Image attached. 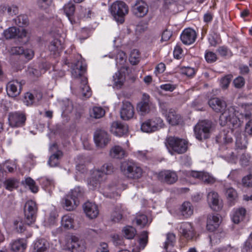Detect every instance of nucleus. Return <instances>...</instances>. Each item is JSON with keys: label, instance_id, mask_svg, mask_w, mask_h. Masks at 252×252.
I'll return each mask as SVG.
<instances>
[{"label": "nucleus", "instance_id": "3c124183", "mask_svg": "<svg viewBox=\"0 0 252 252\" xmlns=\"http://www.w3.org/2000/svg\"><path fill=\"white\" fill-rule=\"evenodd\" d=\"M15 24L19 27L26 26L29 23L28 18L27 15H20L17 16L15 19Z\"/></svg>", "mask_w": 252, "mask_h": 252}, {"label": "nucleus", "instance_id": "bf43d9fd", "mask_svg": "<svg viewBox=\"0 0 252 252\" xmlns=\"http://www.w3.org/2000/svg\"><path fill=\"white\" fill-rule=\"evenodd\" d=\"M213 252H238V249L230 246H227L226 247L218 248L215 249Z\"/></svg>", "mask_w": 252, "mask_h": 252}, {"label": "nucleus", "instance_id": "6e6d98bb", "mask_svg": "<svg viewBox=\"0 0 252 252\" xmlns=\"http://www.w3.org/2000/svg\"><path fill=\"white\" fill-rule=\"evenodd\" d=\"M200 180L207 184H212L216 182V179L213 176L204 172H203V175H202Z\"/></svg>", "mask_w": 252, "mask_h": 252}, {"label": "nucleus", "instance_id": "c03bdc74", "mask_svg": "<svg viewBox=\"0 0 252 252\" xmlns=\"http://www.w3.org/2000/svg\"><path fill=\"white\" fill-rule=\"evenodd\" d=\"M6 189L12 191L18 187V182L14 178H9L6 180L3 183Z\"/></svg>", "mask_w": 252, "mask_h": 252}, {"label": "nucleus", "instance_id": "72a5a7b5", "mask_svg": "<svg viewBox=\"0 0 252 252\" xmlns=\"http://www.w3.org/2000/svg\"><path fill=\"white\" fill-rule=\"evenodd\" d=\"M181 214L185 218H188L193 214V206L189 202H184L180 208Z\"/></svg>", "mask_w": 252, "mask_h": 252}, {"label": "nucleus", "instance_id": "49530a36", "mask_svg": "<svg viewBox=\"0 0 252 252\" xmlns=\"http://www.w3.org/2000/svg\"><path fill=\"white\" fill-rule=\"evenodd\" d=\"M22 183L28 186L32 192L36 193L38 191V187L35 185V181L31 177L26 178L24 181H22Z\"/></svg>", "mask_w": 252, "mask_h": 252}, {"label": "nucleus", "instance_id": "a211bd4d", "mask_svg": "<svg viewBox=\"0 0 252 252\" xmlns=\"http://www.w3.org/2000/svg\"><path fill=\"white\" fill-rule=\"evenodd\" d=\"M134 114V107L128 101L123 102L120 111L121 118L124 120H128L133 118Z\"/></svg>", "mask_w": 252, "mask_h": 252}, {"label": "nucleus", "instance_id": "864d4df0", "mask_svg": "<svg viewBox=\"0 0 252 252\" xmlns=\"http://www.w3.org/2000/svg\"><path fill=\"white\" fill-rule=\"evenodd\" d=\"M135 221L137 225L142 228L147 223L148 219L146 215L139 214L136 216Z\"/></svg>", "mask_w": 252, "mask_h": 252}, {"label": "nucleus", "instance_id": "f704fd0d", "mask_svg": "<svg viewBox=\"0 0 252 252\" xmlns=\"http://www.w3.org/2000/svg\"><path fill=\"white\" fill-rule=\"evenodd\" d=\"M114 87L120 89L123 85L125 81V75L123 73L118 71L113 76Z\"/></svg>", "mask_w": 252, "mask_h": 252}, {"label": "nucleus", "instance_id": "c756f323", "mask_svg": "<svg viewBox=\"0 0 252 252\" xmlns=\"http://www.w3.org/2000/svg\"><path fill=\"white\" fill-rule=\"evenodd\" d=\"M49 248L48 242L45 239H41L34 243L32 252H47Z\"/></svg>", "mask_w": 252, "mask_h": 252}, {"label": "nucleus", "instance_id": "79ce46f5", "mask_svg": "<svg viewBox=\"0 0 252 252\" xmlns=\"http://www.w3.org/2000/svg\"><path fill=\"white\" fill-rule=\"evenodd\" d=\"M122 231L125 238L127 239H133L136 233V229L130 226H126L124 227Z\"/></svg>", "mask_w": 252, "mask_h": 252}, {"label": "nucleus", "instance_id": "338daca9", "mask_svg": "<svg viewBox=\"0 0 252 252\" xmlns=\"http://www.w3.org/2000/svg\"><path fill=\"white\" fill-rule=\"evenodd\" d=\"M240 176V170L239 169L232 170L228 175V178L234 181L238 180Z\"/></svg>", "mask_w": 252, "mask_h": 252}, {"label": "nucleus", "instance_id": "e2e57ef3", "mask_svg": "<svg viewBox=\"0 0 252 252\" xmlns=\"http://www.w3.org/2000/svg\"><path fill=\"white\" fill-rule=\"evenodd\" d=\"M205 58L206 61L209 63H213L215 62L217 59L216 54L211 51L206 52L205 55Z\"/></svg>", "mask_w": 252, "mask_h": 252}, {"label": "nucleus", "instance_id": "5fc2aeb1", "mask_svg": "<svg viewBox=\"0 0 252 252\" xmlns=\"http://www.w3.org/2000/svg\"><path fill=\"white\" fill-rule=\"evenodd\" d=\"M217 51L222 57H230L232 55L231 51L227 47L224 46L219 47Z\"/></svg>", "mask_w": 252, "mask_h": 252}, {"label": "nucleus", "instance_id": "6ab92c4d", "mask_svg": "<svg viewBox=\"0 0 252 252\" xmlns=\"http://www.w3.org/2000/svg\"><path fill=\"white\" fill-rule=\"evenodd\" d=\"M22 85L16 80L10 81L6 85V91L9 96L15 97L18 95L22 90Z\"/></svg>", "mask_w": 252, "mask_h": 252}, {"label": "nucleus", "instance_id": "603ef678", "mask_svg": "<svg viewBox=\"0 0 252 252\" xmlns=\"http://www.w3.org/2000/svg\"><path fill=\"white\" fill-rule=\"evenodd\" d=\"M117 189L116 185H109L104 192V195L107 197H115V196H118V192H114V191Z\"/></svg>", "mask_w": 252, "mask_h": 252}, {"label": "nucleus", "instance_id": "37998d69", "mask_svg": "<svg viewBox=\"0 0 252 252\" xmlns=\"http://www.w3.org/2000/svg\"><path fill=\"white\" fill-rule=\"evenodd\" d=\"M105 110L101 107H94L90 111V116L95 119H99L105 115Z\"/></svg>", "mask_w": 252, "mask_h": 252}, {"label": "nucleus", "instance_id": "09e8293b", "mask_svg": "<svg viewBox=\"0 0 252 252\" xmlns=\"http://www.w3.org/2000/svg\"><path fill=\"white\" fill-rule=\"evenodd\" d=\"M75 9L74 5L71 2L66 4L63 7L64 12L71 22V16L73 15Z\"/></svg>", "mask_w": 252, "mask_h": 252}, {"label": "nucleus", "instance_id": "f8f14e48", "mask_svg": "<svg viewBox=\"0 0 252 252\" xmlns=\"http://www.w3.org/2000/svg\"><path fill=\"white\" fill-rule=\"evenodd\" d=\"M51 154L48 164L50 167H56L59 164V160L63 156V153L59 150L56 144H53L49 148Z\"/></svg>", "mask_w": 252, "mask_h": 252}, {"label": "nucleus", "instance_id": "1a4fd4ad", "mask_svg": "<svg viewBox=\"0 0 252 252\" xmlns=\"http://www.w3.org/2000/svg\"><path fill=\"white\" fill-rule=\"evenodd\" d=\"M177 229L180 237L188 241L193 240L195 236V229L190 222H184L179 224Z\"/></svg>", "mask_w": 252, "mask_h": 252}, {"label": "nucleus", "instance_id": "423d86ee", "mask_svg": "<svg viewBox=\"0 0 252 252\" xmlns=\"http://www.w3.org/2000/svg\"><path fill=\"white\" fill-rule=\"evenodd\" d=\"M109 9L111 14L116 20L121 23L124 21V17L128 12V6L123 1H117L114 2Z\"/></svg>", "mask_w": 252, "mask_h": 252}, {"label": "nucleus", "instance_id": "0e129e2a", "mask_svg": "<svg viewBox=\"0 0 252 252\" xmlns=\"http://www.w3.org/2000/svg\"><path fill=\"white\" fill-rule=\"evenodd\" d=\"M242 184L244 187H252V174L248 175L242 178Z\"/></svg>", "mask_w": 252, "mask_h": 252}, {"label": "nucleus", "instance_id": "2f4dec72", "mask_svg": "<svg viewBox=\"0 0 252 252\" xmlns=\"http://www.w3.org/2000/svg\"><path fill=\"white\" fill-rule=\"evenodd\" d=\"M176 242V235L173 233H168L166 234V240L164 242V248L166 252L171 251Z\"/></svg>", "mask_w": 252, "mask_h": 252}, {"label": "nucleus", "instance_id": "ddd939ff", "mask_svg": "<svg viewBox=\"0 0 252 252\" xmlns=\"http://www.w3.org/2000/svg\"><path fill=\"white\" fill-rule=\"evenodd\" d=\"M94 139L96 146L99 148L104 147L110 141L108 134L105 131L101 129L95 131Z\"/></svg>", "mask_w": 252, "mask_h": 252}, {"label": "nucleus", "instance_id": "c9c22d12", "mask_svg": "<svg viewBox=\"0 0 252 252\" xmlns=\"http://www.w3.org/2000/svg\"><path fill=\"white\" fill-rule=\"evenodd\" d=\"M87 83V78L86 77H82L81 82V93L83 96L89 98L92 95V91Z\"/></svg>", "mask_w": 252, "mask_h": 252}, {"label": "nucleus", "instance_id": "4be33fe9", "mask_svg": "<svg viewBox=\"0 0 252 252\" xmlns=\"http://www.w3.org/2000/svg\"><path fill=\"white\" fill-rule=\"evenodd\" d=\"M128 130L127 126L124 125L121 123L114 122L112 123L110 131L117 136H122L126 133Z\"/></svg>", "mask_w": 252, "mask_h": 252}, {"label": "nucleus", "instance_id": "f257e3e1", "mask_svg": "<svg viewBox=\"0 0 252 252\" xmlns=\"http://www.w3.org/2000/svg\"><path fill=\"white\" fill-rule=\"evenodd\" d=\"M208 104L215 112L221 113L220 117L221 126H225L229 123L233 126L237 124L238 119L234 113V109L229 108L226 110V103L225 101L218 97H214L209 100Z\"/></svg>", "mask_w": 252, "mask_h": 252}, {"label": "nucleus", "instance_id": "a19ab883", "mask_svg": "<svg viewBox=\"0 0 252 252\" xmlns=\"http://www.w3.org/2000/svg\"><path fill=\"white\" fill-rule=\"evenodd\" d=\"M74 220L70 215H64L62 217L61 223L63 227L69 229L73 227Z\"/></svg>", "mask_w": 252, "mask_h": 252}, {"label": "nucleus", "instance_id": "4c0bfd02", "mask_svg": "<svg viewBox=\"0 0 252 252\" xmlns=\"http://www.w3.org/2000/svg\"><path fill=\"white\" fill-rule=\"evenodd\" d=\"M68 194L75 199L76 201H79V199L83 196L84 189L80 187H76L71 190Z\"/></svg>", "mask_w": 252, "mask_h": 252}, {"label": "nucleus", "instance_id": "5701e85b", "mask_svg": "<svg viewBox=\"0 0 252 252\" xmlns=\"http://www.w3.org/2000/svg\"><path fill=\"white\" fill-rule=\"evenodd\" d=\"M71 247L74 252H84L86 249L85 241L79 239L75 236H72L71 237Z\"/></svg>", "mask_w": 252, "mask_h": 252}, {"label": "nucleus", "instance_id": "39448f33", "mask_svg": "<svg viewBox=\"0 0 252 252\" xmlns=\"http://www.w3.org/2000/svg\"><path fill=\"white\" fill-rule=\"evenodd\" d=\"M212 122L209 120L199 122L194 127L195 136L198 140H202L210 137L212 128Z\"/></svg>", "mask_w": 252, "mask_h": 252}, {"label": "nucleus", "instance_id": "69168bd1", "mask_svg": "<svg viewBox=\"0 0 252 252\" xmlns=\"http://www.w3.org/2000/svg\"><path fill=\"white\" fill-rule=\"evenodd\" d=\"M34 99V96L32 94L27 93L25 94L24 102L27 106L31 105L33 104Z\"/></svg>", "mask_w": 252, "mask_h": 252}, {"label": "nucleus", "instance_id": "13d9d810", "mask_svg": "<svg viewBox=\"0 0 252 252\" xmlns=\"http://www.w3.org/2000/svg\"><path fill=\"white\" fill-rule=\"evenodd\" d=\"M2 9L4 12L7 11V13L10 15H16L18 11V7L14 5L4 6Z\"/></svg>", "mask_w": 252, "mask_h": 252}, {"label": "nucleus", "instance_id": "8fccbe9b", "mask_svg": "<svg viewBox=\"0 0 252 252\" xmlns=\"http://www.w3.org/2000/svg\"><path fill=\"white\" fill-rule=\"evenodd\" d=\"M140 60L139 52L137 49L132 50L130 53L129 61L130 63L133 64H136Z\"/></svg>", "mask_w": 252, "mask_h": 252}, {"label": "nucleus", "instance_id": "2eb2a0df", "mask_svg": "<svg viewBox=\"0 0 252 252\" xmlns=\"http://www.w3.org/2000/svg\"><path fill=\"white\" fill-rule=\"evenodd\" d=\"M131 12L137 17H143L147 14L148 6L143 0H137L131 6Z\"/></svg>", "mask_w": 252, "mask_h": 252}, {"label": "nucleus", "instance_id": "20e7f679", "mask_svg": "<svg viewBox=\"0 0 252 252\" xmlns=\"http://www.w3.org/2000/svg\"><path fill=\"white\" fill-rule=\"evenodd\" d=\"M120 170L126 177L138 179L142 177L143 170L139 164L132 160H127L121 163Z\"/></svg>", "mask_w": 252, "mask_h": 252}, {"label": "nucleus", "instance_id": "393cba45", "mask_svg": "<svg viewBox=\"0 0 252 252\" xmlns=\"http://www.w3.org/2000/svg\"><path fill=\"white\" fill-rule=\"evenodd\" d=\"M220 223L219 216L216 215H209L207 217L206 229L211 232L216 230Z\"/></svg>", "mask_w": 252, "mask_h": 252}, {"label": "nucleus", "instance_id": "412c9836", "mask_svg": "<svg viewBox=\"0 0 252 252\" xmlns=\"http://www.w3.org/2000/svg\"><path fill=\"white\" fill-rule=\"evenodd\" d=\"M79 204V201H76L68 194L62 199V205L63 209L68 211L75 210Z\"/></svg>", "mask_w": 252, "mask_h": 252}, {"label": "nucleus", "instance_id": "ea45409f", "mask_svg": "<svg viewBox=\"0 0 252 252\" xmlns=\"http://www.w3.org/2000/svg\"><path fill=\"white\" fill-rule=\"evenodd\" d=\"M39 182L41 184L42 188L49 192L54 187L53 181L47 178L42 177L39 179Z\"/></svg>", "mask_w": 252, "mask_h": 252}, {"label": "nucleus", "instance_id": "7c9ffc66", "mask_svg": "<svg viewBox=\"0 0 252 252\" xmlns=\"http://www.w3.org/2000/svg\"><path fill=\"white\" fill-rule=\"evenodd\" d=\"M148 242V234L147 231H143L141 233L139 240V246L137 248H134L132 250L133 252H140L141 250H143L146 246Z\"/></svg>", "mask_w": 252, "mask_h": 252}, {"label": "nucleus", "instance_id": "f3484780", "mask_svg": "<svg viewBox=\"0 0 252 252\" xmlns=\"http://www.w3.org/2000/svg\"><path fill=\"white\" fill-rule=\"evenodd\" d=\"M87 65L84 61L82 59L78 60L75 63H74L72 67V75L75 78L80 77L81 79L83 76V73L86 71ZM81 82V80L80 81Z\"/></svg>", "mask_w": 252, "mask_h": 252}, {"label": "nucleus", "instance_id": "774afa93", "mask_svg": "<svg viewBox=\"0 0 252 252\" xmlns=\"http://www.w3.org/2000/svg\"><path fill=\"white\" fill-rule=\"evenodd\" d=\"M208 41L210 44L212 46H216L218 43V35L215 32L210 34L208 37Z\"/></svg>", "mask_w": 252, "mask_h": 252}, {"label": "nucleus", "instance_id": "dca6fc26", "mask_svg": "<svg viewBox=\"0 0 252 252\" xmlns=\"http://www.w3.org/2000/svg\"><path fill=\"white\" fill-rule=\"evenodd\" d=\"M196 37L195 31L190 28L185 29L180 35L181 41L185 45H190L193 43Z\"/></svg>", "mask_w": 252, "mask_h": 252}, {"label": "nucleus", "instance_id": "4468645a", "mask_svg": "<svg viewBox=\"0 0 252 252\" xmlns=\"http://www.w3.org/2000/svg\"><path fill=\"white\" fill-rule=\"evenodd\" d=\"M158 179L162 182L167 184H173L178 180L176 173L171 170H163L158 175Z\"/></svg>", "mask_w": 252, "mask_h": 252}, {"label": "nucleus", "instance_id": "f03ea898", "mask_svg": "<svg viewBox=\"0 0 252 252\" xmlns=\"http://www.w3.org/2000/svg\"><path fill=\"white\" fill-rule=\"evenodd\" d=\"M115 170L113 164L108 162L104 164L99 169L94 170L89 180V188L92 190L100 188L101 185L107 180V175L113 173Z\"/></svg>", "mask_w": 252, "mask_h": 252}, {"label": "nucleus", "instance_id": "bb28decb", "mask_svg": "<svg viewBox=\"0 0 252 252\" xmlns=\"http://www.w3.org/2000/svg\"><path fill=\"white\" fill-rule=\"evenodd\" d=\"M27 247L26 240L19 239L10 243V249L13 252H23Z\"/></svg>", "mask_w": 252, "mask_h": 252}, {"label": "nucleus", "instance_id": "aec40b11", "mask_svg": "<svg viewBox=\"0 0 252 252\" xmlns=\"http://www.w3.org/2000/svg\"><path fill=\"white\" fill-rule=\"evenodd\" d=\"M83 210L86 216L90 219L95 218L98 215V207L94 203L87 202L83 205Z\"/></svg>", "mask_w": 252, "mask_h": 252}, {"label": "nucleus", "instance_id": "680f3d73", "mask_svg": "<svg viewBox=\"0 0 252 252\" xmlns=\"http://www.w3.org/2000/svg\"><path fill=\"white\" fill-rule=\"evenodd\" d=\"M14 226L18 232L22 233L25 230V225L21 220H16L14 222Z\"/></svg>", "mask_w": 252, "mask_h": 252}, {"label": "nucleus", "instance_id": "b1692460", "mask_svg": "<svg viewBox=\"0 0 252 252\" xmlns=\"http://www.w3.org/2000/svg\"><path fill=\"white\" fill-rule=\"evenodd\" d=\"M149 98L150 96L148 94H144L142 95L141 101L137 104V110L141 113L142 115H144L150 112V103Z\"/></svg>", "mask_w": 252, "mask_h": 252}, {"label": "nucleus", "instance_id": "a18cd8bd", "mask_svg": "<svg viewBox=\"0 0 252 252\" xmlns=\"http://www.w3.org/2000/svg\"><path fill=\"white\" fill-rule=\"evenodd\" d=\"M150 121H151V126L153 128L154 132L162 128L164 126L163 120L159 117L154 118L150 120Z\"/></svg>", "mask_w": 252, "mask_h": 252}, {"label": "nucleus", "instance_id": "0eeeda50", "mask_svg": "<svg viewBox=\"0 0 252 252\" xmlns=\"http://www.w3.org/2000/svg\"><path fill=\"white\" fill-rule=\"evenodd\" d=\"M38 208L36 203L32 200H28L24 206V215L25 221L28 225H30L35 221Z\"/></svg>", "mask_w": 252, "mask_h": 252}, {"label": "nucleus", "instance_id": "7ed1b4c3", "mask_svg": "<svg viewBox=\"0 0 252 252\" xmlns=\"http://www.w3.org/2000/svg\"><path fill=\"white\" fill-rule=\"evenodd\" d=\"M165 144L171 155L175 153L182 154L186 153L188 149V141L182 138L175 136H169L165 139Z\"/></svg>", "mask_w": 252, "mask_h": 252}, {"label": "nucleus", "instance_id": "de8ad7c7", "mask_svg": "<svg viewBox=\"0 0 252 252\" xmlns=\"http://www.w3.org/2000/svg\"><path fill=\"white\" fill-rule=\"evenodd\" d=\"M3 34L6 39L14 38L17 35V29L16 27H12L4 31Z\"/></svg>", "mask_w": 252, "mask_h": 252}, {"label": "nucleus", "instance_id": "e433bc0d", "mask_svg": "<svg viewBox=\"0 0 252 252\" xmlns=\"http://www.w3.org/2000/svg\"><path fill=\"white\" fill-rule=\"evenodd\" d=\"M124 210L121 206H117L111 215V220L114 222H119L123 218Z\"/></svg>", "mask_w": 252, "mask_h": 252}, {"label": "nucleus", "instance_id": "052dcab7", "mask_svg": "<svg viewBox=\"0 0 252 252\" xmlns=\"http://www.w3.org/2000/svg\"><path fill=\"white\" fill-rule=\"evenodd\" d=\"M111 238L113 244L116 246H123L124 244L123 238L117 234L113 235Z\"/></svg>", "mask_w": 252, "mask_h": 252}, {"label": "nucleus", "instance_id": "c85d7f7f", "mask_svg": "<svg viewBox=\"0 0 252 252\" xmlns=\"http://www.w3.org/2000/svg\"><path fill=\"white\" fill-rule=\"evenodd\" d=\"M225 194L229 205L230 206L234 205L238 200L237 191L233 188L230 187L226 189Z\"/></svg>", "mask_w": 252, "mask_h": 252}, {"label": "nucleus", "instance_id": "9b49d317", "mask_svg": "<svg viewBox=\"0 0 252 252\" xmlns=\"http://www.w3.org/2000/svg\"><path fill=\"white\" fill-rule=\"evenodd\" d=\"M207 200L209 207L214 211H219L222 208V200L219 194L214 190L208 193Z\"/></svg>", "mask_w": 252, "mask_h": 252}, {"label": "nucleus", "instance_id": "58836bf2", "mask_svg": "<svg viewBox=\"0 0 252 252\" xmlns=\"http://www.w3.org/2000/svg\"><path fill=\"white\" fill-rule=\"evenodd\" d=\"M63 48L61 41L58 39H55L53 40L49 46V50L54 54L59 53L63 49Z\"/></svg>", "mask_w": 252, "mask_h": 252}, {"label": "nucleus", "instance_id": "473e14b6", "mask_svg": "<svg viewBox=\"0 0 252 252\" xmlns=\"http://www.w3.org/2000/svg\"><path fill=\"white\" fill-rule=\"evenodd\" d=\"M110 155L113 158L121 159L126 156V152L121 147L115 146L111 149Z\"/></svg>", "mask_w": 252, "mask_h": 252}, {"label": "nucleus", "instance_id": "cd10ccee", "mask_svg": "<svg viewBox=\"0 0 252 252\" xmlns=\"http://www.w3.org/2000/svg\"><path fill=\"white\" fill-rule=\"evenodd\" d=\"M232 141L231 132L223 130L216 136V141L220 144L231 143Z\"/></svg>", "mask_w": 252, "mask_h": 252}, {"label": "nucleus", "instance_id": "a878e982", "mask_svg": "<svg viewBox=\"0 0 252 252\" xmlns=\"http://www.w3.org/2000/svg\"><path fill=\"white\" fill-rule=\"evenodd\" d=\"M246 210L243 207L234 208L232 211L231 220L236 224L239 223L244 219Z\"/></svg>", "mask_w": 252, "mask_h": 252}, {"label": "nucleus", "instance_id": "6e6552de", "mask_svg": "<svg viewBox=\"0 0 252 252\" xmlns=\"http://www.w3.org/2000/svg\"><path fill=\"white\" fill-rule=\"evenodd\" d=\"M160 108L162 115L165 116L167 121L171 125H177L182 122L181 116L177 114L174 110L169 108L166 103L160 104Z\"/></svg>", "mask_w": 252, "mask_h": 252}, {"label": "nucleus", "instance_id": "9d476101", "mask_svg": "<svg viewBox=\"0 0 252 252\" xmlns=\"http://www.w3.org/2000/svg\"><path fill=\"white\" fill-rule=\"evenodd\" d=\"M8 121L9 125L12 127H22L25 125L26 116L22 112H11L8 114Z\"/></svg>", "mask_w": 252, "mask_h": 252}, {"label": "nucleus", "instance_id": "4d7b16f0", "mask_svg": "<svg viewBox=\"0 0 252 252\" xmlns=\"http://www.w3.org/2000/svg\"><path fill=\"white\" fill-rule=\"evenodd\" d=\"M150 120L143 123L141 126V129L143 132L150 133L154 132Z\"/></svg>", "mask_w": 252, "mask_h": 252}]
</instances>
